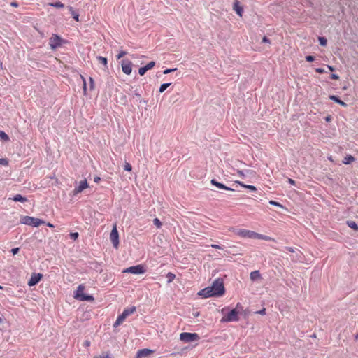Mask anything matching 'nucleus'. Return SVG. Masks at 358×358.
I'll return each mask as SVG.
<instances>
[{
	"label": "nucleus",
	"mask_w": 358,
	"mask_h": 358,
	"mask_svg": "<svg viewBox=\"0 0 358 358\" xmlns=\"http://www.w3.org/2000/svg\"><path fill=\"white\" fill-rule=\"evenodd\" d=\"M225 292L223 280L216 279L211 286L207 287L200 290L197 295L203 298L217 297L222 296Z\"/></svg>",
	"instance_id": "nucleus-1"
},
{
	"label": "nucleus",
	"mask_w": 358,
	"mask_h": 358,
	"mask_svg": "<svg viewBox=\"0 0 358 358\" xmlns=\"http://www.w3.org/2000/svg\"><path fill=\"white\" fill-rule=\"evenodd\" d=\"M239 236H241L243 238H250V239H259V240H264V241H273L275 240L269 236H264L262 234H258L255 231H250V230H243L241 231L238 233Z\"/></svg>",
	"instance_id": "nucleus-2"
},
{
	"label": "nucleus",
	"mask_w": 358,
	"mask_h": 358,
	"mask_svg": "<svg viewBox=\"0 0 358 358\" xmlns=\"http://www.w3.org/2000/svg\"><path fill=\"white\" fill-rule=\"evenodd\" d=\"M85 289V287L83 285H80L74 293L73 298L80 301H94V296L85 294L84 292Z\"/></svg>",
	"instance_id": "nucleus-3"
},
{
	"label": "nucleus",
	"mask_w": 358,
	"mask_h": 358,
	"mask_svg": "<svg viewBox=\"0 0 358 358\" xmlns=\"http://www.w3.org/2000/svg\"><path fill=\"white\" fill-rule=\"evenodd\" d=\"M64 43L65 41L57 34H52L49 38V45L52 50L61 47Z\"/></svg>",
	"instance_id": "nucleus-4"
},
{
	"label": "nucleus",
	"mask_w": 358,
	"mask_h": 358,
	"mask_svg": "<svg viewBox=\"0 0 358 358\" xmlns=\"http://www.w3.org/2000/svg\"><path fill=\"white\" fill-rule=\"evenodd\" d=\"M136 310V308L135 307H132L130 309H126L123 311V313L119 315L116 320V321L115 322L114 324H113V327L114 328H117L118 326H120L124 321V320L130 315V314H132L134 311Z\"/></svg>",
	"instance_id": "nucleus-5"
},
{
	"label": "nucleus",
	"mask_w": 358,
	"mask_h": 358,
	"mask_svg": "<svg viewBox=\"0 0 358 358\" xmlns=\"http://www.w3.org/2000/svg\"><path fill=\"white\" fill-rule=\"evenodd\" d=\"M20 222L23 224H27L33 227H38L41 224L43 223V220L29 216H24L22 217Z\"/></svg>",
	"instance_id": "nucleus-6"
},
{
	"label": "nucleus",
	"mask_w": 358,
	"mask_h": 358,
	"mask_svg": "<svg viewBox=\"0 0 358 358\" xmlns=\"http://www.w3.org/2000/svg\"><path fill=\"white\" fill-rule=\"evenodd\" d=\"M180 339L185 343H189L199 340V336L196 333L184 332L180 334Z\"/></svg>",
	"instance_id": "nucleus-7"
},
{
	"label": "nucleus",
	"mask_w": 358,
	"mask_h": 358,
	"mask_svg": "<svg viewBox=\"0 0 358 358\" xmlns=\"http://www.w3.org/2000/svg\"><path fill=\"white\" fill-rule=\"evenodd\" d=\"M238 320V311L236 308L232 309L227 315L221 319L222 322H230Z\"/></svg>",
	"instance_id": "nucleus-8"
},
{
	"label": "nucleus",
	"mask_w": 358,
	"mask_h": 358,
	"mask_svg": "<svg viewBox=\"0 0 358 358\" xmlns=\"http://www.w3.org/2000/svg\"><path fill=\"white\" fill-rule=\"evenodd\" d=\"M89 187H90V185L87 182V180L86 178H85V179L80 180V182H78V183L75 187V188L73 191V194L74 196H76V195L80 194L83 190H85Z\"/></svg>",
	"instance_id": "nucleus-9"
},
{
	"label": "nucleus",
	"mask_w": 358,
	"mask_h": 358,
	"mask_svg": "<svg viewBox=\"0 0 358 358\" xmlns=\"http://www.w3.org/2000/svg\"><path fill=\"white\" fill-rule=\"evenodd\" d=\"M110 238L115 248H117L119 245V234L117 229L116 224H114L110 234Z\"/></svg>",
	"instance_id": "nucleus-10"
},
{
	"label": "nucleus",
	"mask_w": 358,
	"mask_h": 358,
	"mask_svg": "<svg viewBox=\"0 0 358 358\" xmlns=\"http://www.w3.org/2000/svg\"><path fill=\"white\" fill-rule=\"evenodd\" d=\"M145 272L144 266L143 265H137L135 266L129 267L123 271V273H133V274H143Z\"/></svg>",
	"instance_id": "nucleus-11"
},
{
	"label": "nucleus",
	"mask_w": 358,
	"mask_h": 358,
	"mask_svg": "<svg viewBox=\"0 0 358 358\" xmlns=\"http://www.w3.org/2000/svg\"><path fill=\"white\" fill-rule=\"evenodd\" d=\"M43 276V274L41 273H32L28 281V285L29 287L36 285L42 279Z\"/></svg>",
	"instance_id": "nucleus-12"
},
{
	"label": "nucleus",
	"mask_w": 358,
	"mask_h": 358,
	"mask_svg": "<svg viewBox=\"0 0 358 358\" xmlns=\"http://www.w3.org/2000/svg\"><path fill=\"white\" fill-rule=\"evenodd\" d=\"M233 9L240 17H243V6H241V4L238 0H235L234 1Z\"/></svg>",
	"instance_id": "nucleus-13"
},
{
	"label": "nucleus",
	"mask_w": 358,
	"mask_h": 358,
	"mask_svg": "<svg viewBox=\"0 0 358 358\" xmlns=\"http://www.w3.org/2000/svg\"><path fill=\"white\" fill-rule=\"evenodd\" d=\"M152 353H154V350H152L147 349V348L142 349V350H140L138 351V352L136 354V358H142V357H148V356L152 355Z\"/></svg>",
	"instance_id": "nucleus-14"
},
{
	"label": "nucleus",
	"mask_w": 358,
	"mask_h": 358,
	"mask_svg": "<svg viewBox=\"0 0 358 358\" xmlns=\"http://www.w3.org/2000/svg\"><path fill=\"white\" fill-rule=\"evenodd\" d=\"M122 70L125 74L129 75L132 71L131 62H125L123 61L122 62Z\"/></svg>",
	"instance_id": "nucleus-15"
},
{
	"label": "nucleus",
	"mask_w": 358,
	"mask_h": 358,
	"mask_svg": "<svg viewBox=\"0 0 358 358\" xmlns=\"http://www.w3.org/2000/svg\"><path fill=\"white\" fill-rule=\"evenodd\" d=\"M155 65V62H150L148 64H147L145 66L141 67L138 70V73L141 76H143L145 74V73L149 70L151 69L152 67H154Z\"/></svg>",
	"instance_id": "nucleus-16"
},
{
	"label": "nucleus",
	"mask_w": 358,
	"mask_h": 358,
	"mask_svg": "<svg viewBox=\"0 0 358 358\" xmlns=\"http://www.w3.org/2000/svg\"><path fill=\"white\" fill-rule=\"evenodd\" d=\"M210 183L213 185L217 187V188L222 189H226V190H229V191H234L233 189H231L230 187H228L225 186L224 185H223V184H222L220 182H218L215 179H212L210 180Z\"/></svg>",
	"instance_id": "nucleus-17"
},
{
	"label": "nucleus",
	"mask_w": 358,
	"mask_h": 358,
	"mask_svg": "<svg viewBox=\"0 0 358 358\" xmlns=\"http://www.w3.org/2000/svg\"><path fill=\"white\" fill-rule=\"evenodd\" d=\"M250 279L252 281L262 279V275L259 271H255L250 273Z\"/></svg>",
	"instance_id": "nucleus-18"
},
{
	"label": "nucleus",
	"mask_w": 358,
	"mask_h": 358,
	"mask_svg": "<svg viewBox=\"0 0 358 358\" xmlns=\"http://www.w3.org/2000/svg\"><path fill=\"white\" fill-rule=\"evenodd\" d=\"M329 99L336 103H338V104H340L341 106H344L345 107L346 106V103L345 102H343V101L340 100L337 96H334V95H331L329 96Z\"/></svg>",
	"instance_id": "nucleus-19"
},
{
	"label": "nucleus",
	"mask_w": 358,
	"mask_h": 358,
	"mask_svg": "<svg viewBox=\"0 0 358 358\" xmlns=\"http://www.w3.org/2000/svg\"><path fill=\"white\" fill-rule=\"evenodd\" d=\"M235 182L238 184V185H240L241 187L247 188V189H250L252 191H256L257 190L256 187L255 186H253V185H245V184L242 183L241 182H240L238 180L235 181Z\"/></svg>",
	"instance_id": "nucleus-20"
},
{
	"label": "nucleus",
	"mask_w": 358,
	"mask_h": 358,
	"mask_svg": "<svg viewBox=\"0 0 358 358\" xmlns=\"http://www.w3.org/2000/svg\"><path fill=\"white\" fill-rule=\"evenodd\" d=\"M354 161H355L354 157H352V155H348L347 157H345L344 158V160L343 162L345 164H349Z\"/></svg>",
	"instance_id": "nucleus-21"
},
{
	"label": "nucleus",
	"mask_w": 358,
	"mask_h": 358,
	"mask_svg": "<svg viewBox=\"0 0 358 358\" xmlns=\"http://www.w3.org/2000/svg\"><path fill=\"white\" fill-rule=\"evenodd\" d=\"M48 5L52 7H55L57 8H63L64 7V5L59 1L55 3H50Z\"/></svg>",
	"instance_id": "nucleus-22"
},
{
	"label": "nucleus",
	"mask_w": 358,
	"mask_h": 358,
	"mask_svg": "<svg viewBox=\"0 0 358 358\" xmlns=\"http://www.w3.org/2000/svg\"><path fill=\"white\" fill-rule=\"evenodd\" d=\"M94 358H112L108 352H103L101 354L94 357Z\"/></svg>",
	"instance_id": "nucleus-23"
},
{
	"label": "nucleus",
	"mask_w": 358,
	"mask_h": 358,
	"mask_svg": "<svg viewBox=\"0 0 358 358\" xmlns=\"http://www.w3.org/2000/svg\"><path fill=\"white\" fill-rule=\"evenodd\" d=\"M348 225L351 229H355V231H358V225L354 221L348 222Z\"/></svg>",
	"instance_id": "nucleus-24"
},
{
	"label": "nucleus",
	"mask_w": 358,
	"mask_h": 358,
	"mask_svg": "<svg viewBox=\"0 0 358 358\" xmlns=\"http://www.w3.org/2000/svg\"><path fill=\"white\" fill-rule=\"evenodd\" d=\"M13 201L24 202L26 201V199L24 197H23L22 196H21L20 194H17L14 196Z\"/></svg>",
	"instance_id": "nucleus-25"
},
{
	"label": "nucleus",
	"mask_w": 358,
	"mask_h": 358,
	"mask_svg": "<svg viewBox=\"0 0 358 358\" xmlns=\"http://www.w3.org/2000/svg\"><path fill=\"white\" fill-rule=\"evenodd\" d=\"M69 10L71 12V14H72L73 17L74 18V20L76 22H79V15L73 10L72 7H69Z\"/></svg>",
	"instance_id": "nucleus-26"
},
{
	"label": "nucleus",
	"mask_w": 358,
	"mask_h": 358,
	"mask_svg": "<svg viewBox=\"0 0 358 358\" xmlns=\"http://www.w3.org/2000/svg\"><path fill=\"white\" fill-rule=\"evenodd\" d=\"M0 138L5 141H8L9 140L8 136L4 131H0Z\"/></svg>",
	"instance_id": "nucleus-27"
},
{
	"label": "nucleus",
	"mask_w": 358,
	"mask_h": 358,
	"mask_svg": "<svg viewBox=\"0 0 358 358\" xmlns=\"http://www.w3.org/2000/svg\"><path fill=\"white\" fill-rule=\"evenodd\" d=\"M175 278H176L175 274H173L172 273H168L166 275V278L168 280L169 283L171 282L175 279Z\"/></svg>",
	"instance_id": "nucleus-28"
},
{
	"label": "nucleus",
	"mask_w": 358,
	"mask_h": 358,
	"mask_svg": "<svg viewBox=\"0 0 358 358\" xmlns=\"http://www.w3.org/2000/svg\"><path fill=\"white\" fill-rule=\"evenodd\" d=\"M318 40H319L320 44L322 46H325L327 45V39L325 38H324V37H319Z\"/></svg>",
	"instance_id": "nucleus-29"
},
{
	"label": "nucleus",
	"mask_w": 358,
	"mask_h": 358,
	"mask_svg": "<svg viewBox=\"0 0 358 358\" xmlns=\"http://www.w3.org/2000/svg\"><path fill=\"white\" fill-rule=\"evenodd\" d=\"M171 85V83H164L162 84L159 87V92H163L168 87Z\"/></svg>",
	"instance_id": "nucleus-30"
},
{
	"label": "nucleus",
	"mask_w": 358,
	"mask_h": 358,
	"mask_svg": "<svg viewBox=\"0 0 358 358\" xmlns=\"http://www.w3.org/2000/svg\"><path fill=\"white\" fill-rule=\"evenodd\" d=\"M50 182H51V185L53 186V187H55L57 184V178L54 176L52 177H50Z\"/></svg>",
	"instance_id": "nucleus-31"
},
{
	"label": "nucleus",
	"mask_w": 358,
	"mask_h": 358,
	"mask_svg": "<svg viewBox=\"0 0 358 358\" xmlns=\"http://www.w3.org/2000/svg\"><path fill=\"white\" fill-rule=\"evenodd\" d=\"M97 59L105 66L107 65V58L106 57H101V56H99L97 57Z\"/></svg>",
	"instance_id": "nucleus-32"
},
{
	"label": "nucleus",
	"mask_w": 358,
	"mask_h": 358,
	"mask_svg": "<svg viewBox=\"0 0 358 358\" xmlns=\"http://www.w3.org/2000/svg\"><path fill=\"white\" fill-rule=\"evenodd\" d=\"M0 164L2 166H7L8 164V161L6 158H0Z\"/></svg>",
	"instance_id": "nucleus-33"
},
{
	"label": "nucleus",
	"mask_w": 358,
	"mask_h": 358,
	"mask_svg": "<svg viewBox=\"0 0 358 358\" xmlns=\"http://www.w3.org/2000/svg\"><path fill=\"white\" fill-rule=\"evenodd\" d=\"M154 224L157 226V228H160L162 226V223L158 218L154 219Z\"/></svg>",
	"instance_id": "nucleus-34"
},
{
	"label": "nucleus",
	"mask_w": 358,
	"mask_h": 358,
	"mask_svg": "<svg viewBox=\"0 0 358 358\" xmlns=\"http://www.w3.org/2000/svg\"><path fill=\"white\" fill-rule=\"evenodd\" d=\"M269 203H270L271 205L275 206H278V207H280V208H283V206H282L280 203H278V202H276V201H269Z\"/></svg>",
	"instance_id": "nucleus-35"
},
{
	"label": "nucleus",
	"mask_w": 358,
	"mask_h": 358,
	"mask_svg": "<svg viewBox=\"0 0 358 358\" xmlns=\"http://www.w3.org/2000/svg\"><path fill=\"white\" fill-rule=\"evenodd\" d=\"M124 170L127 171H131V166L129 164V163H126L124 166Z\"/></svg>",
	"instance_id": "nucleus-36"
},
{
	"label": "nucleus",
	"mask_w": 358,
	"mask_h": 358,
	"mask_svg": "<svg viewBox=\"0 0 358 358\" xmlns=\"http://www.w3.org/2000/svg\"><path fill=\"white\" fill-rule=\"evenodd\" d=\"M81 78L83 82V92L85 94H86V81H85V78L83 76H81Z\"/></svg>",
	"instance_id": "nucleus-37"
},
{
	"label": "nucleus",
	"mask_w": 358,
	"mask_h": 358,
	"mask_svg": "<svg viewBox=\"0 0 358 358\" xmlns=\"http://www.w3.org/2000/svg\"><path fill=\"white\" fill-rule=\"evenodd\" d=\"M70 236H71V238H73V239L76 240L78 237V233H77V232L71 233Z\"/></svg>",
	"instance_id": "nucleus-38"
},
{
	"label": "nucleus",
	"mask_w": 358,
	"mask_h": 358,
	"mask_svg": "<svg viewBox=\"0 0 358 358\" xmlns=\"http://www.w3.org/2000/svg\"><path fill=\"white\" fill-rule=\"evenodd\" d=\"M306 61L310 62L314 61V57L311 56V55H308V56H306Z\"/></svg>",
	"instance_id": "nucleus-39"
},
{
	"label": "nucleus",
	"mask_w": 358,
	"mask_h": 358,
	"mask_svg": "<svg viewBox=\"0 0 358 358\" xmlns=\"http://www.w3.org/2000/svg\"><path fill=\"white\" fill-rule=\"evenodd\" d=\"M125 55H126V52H124V51H121V52H120V53L117 55V59H120V58H122V57H124Z\"/></svg>",
	"instance_id": "nucleus-40"
},
{
	"label": "nucleus",
	"mask_w": 358,
	"mask_h": 358,
	"mask_svg": "<svg viewBox=\"0 0 358 358\" xmlns=\"http://www.w3.org/2000/svg\"><path fill=\"white\" fill-rule=\"evenodd\" d=\"M256 313L260 314L262 315H264L266 314V309L264 308L262 310H260L259 311L256 312Z\"/></svg>",
	"instance_id": "nucleus-41"
},
{
	"label": "nucleus",
	"mask_w": 358,
	"mask_h": 358,
	"mask_svg": "<svg viewBox=\"0 0 358 358\" xmlns=\"http://www.w3.org/2000/svg\"><path fill=\"white\" fill-rule=\"evenodd\" d=\"M19 251V248H15L11 250V252L13 255H16Z\"/></svg>",
	"instance_id": "nucleus-42"
},
{
	"label": "nucleus",
	"mask_w": 358,
	"mask_h": 358,
	"mask_svg": "<svg viewBox=\"0 0 358 358\" xmlns=\"http://www.w3.org/2000/svg\"><path fill=\"white\" fill-rule=\"evenodd\" d=\"M90 88L94 89V80L92 78H90Z\"/></svg>",
	"instance_id": "nucleus-43"
},
{
	"label": "nucleus",
	"mask_w": 358,
	"mask_h": 358,
	"mask_svg": "<svg viewBox=\"0 0 358 358\" xmlns=\"http://www.w3.org/2000/svg\"><path fill=\"white\" fill-rule=\"evenodd\" d=\"M176 69H166L164 71V74H167V73H169L173 71H175Z\"/></svg>",
	"instance_id": "nucleus-44"
},
{
	"label": "nucleus",
	"mask_w": 358,
	"mask_h": 358,
	"mask_svg": "<svg viewBox=\"0 0 358 358\" xmlns=\"http://www.w3.org/2000/svg\"><path fill=\"white\" fill-rule=\"evenodd\" d=\"M331 78L334 80H338L339 78L338 76H337L336 74H332L331 76Z\"/></svg>",
	"instance_id": "nucleus-45"
},
{
	"label": "nucleus",
	"mask_w": 358,
	"mask_h": 358,
	"mask_svg": "<svg viewBox=\"0 0 358 358\" xmlns=\"http://www.w3.org/2000/svg\"><path fill=\"white\" fill-rule=\"evenodd\" d=\"M211 247L215 249H221V247L216 244L211 245Z\"/></svg>",
	"instance_id": "nucleus-46"
},
{
	"label": "nucleus",
	"mask_w": 358,
	"mask_h": 358,
	"mask_svg": "<svg viewBox=\"0 0 358 358\" xmlns=\"http://www.w3.org/2000/svg\"><path fill=\"white\" fill-rule=\"evenodd\" d=\"M262 42H264V43H270L269 40L266 36L263 37Z\"/></svg>",
	"instance_id": "nucleus-47"
},
{
	"label": "nucleus",
	"mask_w": 358,
	"mask_h": 358,
	"mask_svg": "<svg viewBox=\"0 0 358 358\" xmlns=\"http://www.w3.org/2000/svg\"><path fill=\"white\" fill-rule=\"evenodd\" d=\"M316 71H317V73H323V72H324V69H321V68H317V69H316Z\"/></svg>",
	"instance_id": "nucleus-48"
},
{
	"label": "nucleus",
	"mask_w": 358,
	"mask_h": 358,
	"mask_svg": "<svg viewBox=\"0 0 358 358\" xmlns=\"http://www.w3.org/2000/svg\"><path fill=\"white\" fill-rule=\"evenodd\" d=\"M326 122H329L331 120V117L330 115H328L325 117Z\"/></svg>",
	"instance_id": "nucleus-49"
},
{
	"label": "nucleus",
	"mask_w": 358,
	"mask_h": 358,
	"mask_svg": "<svg viewBox=\"0 0 358 358\" xmlns=\"http://www.w3.org/2000/svg\"><path fill=\"white\" fill-rule=\"evenodd\" d=\"M84 344L86 347H89L90 345V341H86Z\"/></svg>",
	"instance_id": "nucleus-50"
},
{
	"label": "nucleus",
	"mask_w": 358,
	"mask_h": 358,
	"mask_svg": "<svg viewBox=\"0 0 358 358\" xmlns=\"http://www.w3.org/2000/svg\"><path fill=\"white\" fill-rule=\"evenodd\" d=\"M100 180V178L99 176H96L94 178V181L95 182H98Z\"/></svg>",
	"instance_id": "nucleus-51"
},
{
	"label": "nucleus",
	"mask_w": 358,
	"mask_h": 358,
	"mask_svg": "<svg viewBox=\"0 0 358 358\" xmlns=\"http://www.w3.org/2000/svg\"><path fill=\"white\" fill-rule=\"evenodd\" d=\"M193 315L195 317H198L199 316L200 313L199 311H197V312L194 313Z\"/></svg>",
	"instance_id": "nucleus-52"
},
{
	"label": "nucleus",
	"mask_w": 358,
	"mask_h": 358,
	"mask_svg": "<svg viewBox=\"0 0 358 358\" xmlns=\"http://www.w3.org/2000/svg\"><path fill=\"white\" fill-rule=\"evenodd\" d=\"M327 68H328L331 71H333L334 70V68L333 66H329V65H328V66H327Z\"/></svg>",
	"instance_id": "nucleus-53"
},
{
	"label": "nucleus",
	"mask_w": 358,
	"mask_h": 358,
	"mask_svg": "<svg viewBox=\"0 0 358 358\" xmlns=\"http://www.w3.org/2000/svg\"><path fill=\"white\" fill-rule=\"evenodd\" d=\"M289 182L291 185H294V184H295L294 180H293L292 179H289Z\"/></svg>",
	"instance_id": "nucleus-54"
},
{
	"label": "nucleus",
	"mask_w": 358,
	"mask_h": 358,
	"mask_svg": "<svg viewBox=\"0 0 358 358\" xmlns=\"http://www.w3.org/2000/svg\"><path fill=\"white\" fill-rule=\"evenodd\" d=\"M10 5H11L12 6H14V7H17V3L16 2H12V3H10Z\"/></svg>",
	"instance_id": "nucleus-55"
},
{
	"label": "nucleus",
	"mask_w": 358,
	"mask_h": 358,
	"mask_svg": "<svg viewBox=\"0 0 358 358\" xmlns=\"http://www.w3.org/2000/svg\"><path fill=\"white\" fill-rule=\"evenodd\" d=\"M46 225L50 227H53V225L51 223H50V222L46 223Z\"/></svg>",
	"instance_id": "nucleus-56"
},
{
	"label": "nucleus",
	"mask_w": 358,
	"mask_h": 358,
	"mask_svg": "<svg viewBox=\"0 0 358 358\" xmlns=\"http://www.w3.org/2000/svg\"><path fill=\"white\" fill-rule=\"evenodd\" d=\"M238 173H239L240 175H241V176H244V174H243V171H238Z\"/></svg>",
	"instance_id": "nucleus-57"
},
{
	"label": "nucleus",
	"mask_w": 358,
	"mask_h": 358,
	"mask_svg": "<svg viewBox=\"0 0 358 358\" xmlns=\"http://www.w3.org/2000/svg\"><path fill=\"white\" fill-rule=\"evenodd\" d=\"M328 159H329V161L333 162L332 157H329Z\"/></svg>",
	"instance_id": "nucleus-58"
},
{
	"label": "nucleus",
	"mask_w": 358,
	"mask_h": 358,
	"mask_svg": "<svg viewBox=\"0 0 358 358\" xmlns=\"http://www.w3.org/2000/svg\"><path fill=\"white\" fill-rule=\"evenodd\" d=\"M2 322V319L0 317V323Z\"/></svg>",
	"instance_id": "nucleus-59"
},
{
	"label": "nucleus",
	"mask_w": 358,
	"mask_h": 358,
	"mask_svg": "<svg viewBox=\"0 0 358 358\" xmlns=\"http://www.w3.org/2000/svg\"><path fill=\"white\" fill-rule=\"evenodd\" d=\"M3 289V287L1 286H0V289Z\"/></svg>",
	"instance_id": "nucleus-60"
}]
</instances>
